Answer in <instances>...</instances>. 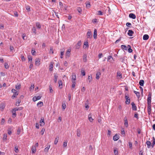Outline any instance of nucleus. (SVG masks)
I'll list each match as a JSON object with an SVG mask.
<instances>
[{
    "mask_svg": "<svg viewBox=\"0 0 155 155\" xmlns=\"http://www.w3.org/2000/svg\"><path fill=\"white\" fill-rule=\"evenodd\" d=\"M21 60L22 61H25V58L24 57L23 55H21Z\"/></svg>",
    "mask_w": 155,
    "mask_h": 155,
    "instance_id": "obj_64",
    "label": "nucleus"
},
{
    "mask_svg": "<svg viewBox=\"0 0 155 155\" xmlns=\"http://www.w3.org/2000/svg\"><path fill=\"white\" fill-rule=\"evenodd\" d=\"M101 75V73L100 72L98 71L97 72L96 74V79L98 80L100 78V76Z\"/></svg>",
    "mask_w": 155,
    "mask_h": 155,
    "instance_id": "obj_16",
    "label": "nucleus"
},
{
    "mask_svg": "<svg viewBox=\"0 0 155 155\" xmlns=\"http://www.w3.org/2000/svg\"><path fill=\"white\" fill-rule=\"evenodd\" d=\"M70 51L69 50H68L66 53L65 56L66 58H69L70 55Z\"/></svg>",
    "mask_w": 155,
    "mask_h": 155,
    "instance_id": "obj_14",
    "label": "nucleus"
},
{
    "mask_svg": "<svg viewBox=\"0 0 155 155\" xmlns=\"http://www.w3.org/2000/svg\"><path fill=\"white\" fill-rule=\"evenodd\" d=\"M103 12L101 11H97V15H103Z\"/></svg>",
    "mask_w": 155,
    "mask_h": 155,
    "instance_id": "obj_49",
    "label": "nucleus"
},
{
    "mask_svg": "<svg viewBox=\"0 0 155 155\" xmlns=\"http://www.w3.org/2000/svg\"><path fill=\"white\" fill-rule=\"evenodd\" d=\"M31 150L32 153H35L36 151V148L35 146L32 147L31 148Z\"/></svg>",
    "mask_w": 155,
    "mask_h": 155,
    "instance_id": "obj_35",
    "label": "nucleus"
},
{
    "mask_svg": "<svg viewBox=\"0 0 155 155\" xmlns=\"http://www.w3.org/2000/svg\"><path fill=\"white\" fill-rule=\"evenodd\" d=\"M87 38H91L92 37L91 31L90 30H88L87 34Z\"/></svg>",
    "mask_w": 155,
    "mask_h": 155,
    "instance_id": "obj_5",
    "label": "nucleus"
},
{
    "mask_svg": "<svg viewBox=\"0 0 155 155\" xmlns=\"http://www.w3.org/2000/svg\"><path fill=\"white\" fill-rule=\"evenodd\" d=\"M77 10L79 13H81L82 12V9L80 7H78V8Z\"/></svg>",
    "mask_w": 155,
    "mask_h": 155,
    "instance_id": "obj_63",
    "label": "nucleus"
},
{
    "mask_svg": "<svg viewBox=\"0 0 155 155\" xmlns=\"http://www.w3.org/2000/svg\"><path fill=\"white\" fill-rule=\"evenodd\" d=\"M5 120L4 119L2 118V121L1 122V124H2V125L4 124L5 123Z\"/></svg>",
    "mask_w": 155,
    "mask_h": 155,
    "instance_id": "obj_60",
    "label": "nucleus"
},
{
    "mask_svg": "<svg viewBox=\"0 0 155 155\" xmlns=\"http://www.w3.org/2000/svg\"><path fill=\"white\" fill-rule=\"evenodd\" d=\"M128 51L129 53H131L132 52L133 50L131 49V47L130 45H128Z\"/></svg>",
    "mask_w": 155,
    "mask_h": 155,
    "instance_id": "obj_29",
    "label": "nucleus"
},
{
    "mask_svg": "<svg viewBox=\"0 0 155 155\" xmlns=\"http://www.w3.org/2000/svg\"><path fill=\"white\" fill-rule=\"evenodd\" d=\"M21 100L20 99H18L17 100V102H16L15 105L17 106H18L19 105V104L21 102Z\"/></svg>",
    "mask_w": 155,
    "mask_h": 155,
    "instance_id": "obj_33",
    "label": "nucleus"
},
{
    "mask_svg": "<svg viewBox=\"0 0 155 155\" xmlns=\"http://www.w3.org/2000/svg\"><path fill=\"white\" fill-rule=\"evenodd\" d=\"M50 53L51 54H53L54 53L53 49L52 48H50Z\"/></svg>",
    "mask_w": 155,
    "mask_h": 155,
    "instance_id": "obj_59",
    "label": "nucleus"
},
{
    "mask_svg": "<svg viewBox=\"0 0 155 155\" xmlns=\"http://www.w3.org/2000/svg\"><path fill=\"white\" fill-rule=\"evenodd\" d=\"M35 87L34 84H31V87L30 88V90L31 91H32L33 90Z\"/></svg>",
    "mask_w": 155,
    "mask_h": 155,
    "instance_id": "obj_32",
    "label": "nucleus"
},
{
    "mask_svg": "<svg viewBox=\"0 0 155 155\" xmlns=\"http://www.w3.org/2000/svg\"><path fill=\"white\" fill-rule=\"evenodd\" d=\"M76 84V82H72V88H74Z\"/></svg>",
    "mask_w": 155,
    "mask_h": 155,
    "instance_id": "obj_52",
    "label": "nucleus"
},
{
    "mask_svg": "<svg viewBox=\"0 0 155 155\" xmlns=\"http://www.w3.org/2000/svg\"><path fill=\"white\" fill-rule=\"evenodd\" d=\"M12 91L13 93V94L12 96V97H15L18 95V93L17 91L15 89H12Z\"/></svg>",
    "mask_w": 155,
    "mask_h": 155,
    "instance_id": "obj_3",
    "label": "nucleus"
},
{
    "mask_svg": "<svg viewBox=\"0 0 155 155\" xmlns=\"http://www.w3.org/2000/svg\"><path fill=\"white\" fill-rule=\"evenodd\" d=\"M84 45L86 46L87 47H88V43L87 40L84 42Z\"/></svg>",
    "mask_w": 155,
    "mask_h": 155,
    "instance_id": "obj_45",
    "label": "nucleus"
},
{
    "mask_svg": "<svg viewBox=\"0 0 155 155\" xmlns=\"http://www.w3.org/2000/svg\"><path fill=\"white\" fill-rule=\"evenodd\" d=\"M84 62L87 61V55L85 54L84 55Z\"/></svg>",
    "mask_w": 155,
    "mask_h": 155,
    "instance_id": "obj_58",
    "label": "nucleus"
},
{
    "mask_svg": "<svg viewBox=\"0 0 155 155\" xmlns=\"http://www.w3.org/2000/svg\"><path fill=\"white\" fill-rule=\"evenodd\" d=\"M41 96H38V97H34L33 98V100L34 101H35L38 100H39L41 99Z\"/></svg>",
    "mask_w": 155,
    "mask_h": 155,
    "instance_id": "obj_11",
    "label": "nucleus"
},
{
    "mask_svg": "<svg viewBox=\"0 0 155 155\" xmlns=\"http://www.w3.org/2000/svg\"><path fill=\"white\" fill-rule=\"evenodd\" d=\"M45 125L44 119L42 118L41 119L40 121V125L41 126H43Z\"/></svg>",
    "mask_w": 155,
    "mask_h": 155,
    "instance_id": "obj_10",
    "label": "nucleus"
},
{
    "mask_svg": "<svg viewBox=\"0 0 155 155\" xmlns=\"http://www.w3.org/2000/svg\"><path fill=\"white\" fill-rule=\"evenodd\" d=\"M149 38V36L147 35H144L143 37V40H146L148 39Z\"/></svg>",
    "mask_w": 155,
    "mask_h": 155,
    "instance_id": "obj_21",
    "label": "nucleus"
},
{
    "mask_svg": "<svg viewBox=\"0 0 155 155\" xmlns=\"http://www.w3.org/2000/svg\"><path fill=\"white\" fill-rule=\"evenodd\" d=\"M111 59H112V60H113V57H112V56H108L107 57L108 61L110 60V61H111L112 60H110Z\"/></svg>",
    "mask_w": 155,
    "mask_h": 155,
    "instance_id": "obj_50",
    "label": "nucleus"
},
{
    "mask_svg": "<svg viewBox=\"0 0 155 155\" xmlns=\"http://www.w3.org/2000/svg\"><path fill=\"white\" fill-rule=\"evenodd\" d=\"M80 135H81V132H80V130H79L78 129L77 130V136L79 137L80 136Z\"/></svg>",
    "mask_w": 155,
    "mask_h": 155,
    "instance_id": "obj_37",
    "label": "nucleus"
},
{
    "mask_svg": "<svg viewBox=\"0 0 155 155\" xmlns=\"http://www.w3.org/2000/svg\"><path fill=\"white\" fill-rule=\"evenodd\" d=\"M72 82H76L75 81L76 79V75L75 74H73L72 76Z\"/></svg>",
    "mask_w": 155,
    "mask_h": 155,
    "instance_id": "obj_8",
    "label": "nucleus"
},
{
    "mask_svg": "<svg viewBox=\"0 0 155 155\" xmlns=\"http://www.w3.org/2000/svg\"><path fill=\"white\" fill-rule=\"evenodd\" d=\"M114 153L115 155H118V151L117 149L115 148L114 150Z\"/></svg>",
    "mask_w": 155,
    "mask_h": 155,
    "instance_id": "obj_36",
    "label": "nucleus"
},
{
    "mask_svg": "<svg viewBox=\"0 0 155 155\" xmlns=\"http://www.w3.org/2000/svg\"><path fill=\"white\" fill-rule=\"evenodd\" d=\"M58 142V139H57V138H56L55 140L54 141V144H57Z\"/></svg>",
    "mask_w": 155,
    "mask_h": 155,
    "instance_id": "obj_62",
    "label": "nucleus"
},
{
    "mask_svg": "<svg viewBox=\"0 0 155 155\" xmlns=\"http://www.w3.org/2000/svg\"><path fill=\"white\" fill-rule=\"evenodd\" d=\"M125 98L126 100V101H125L126 104H129L130 102V99L129 98V96L125 94Z\"/></svg>",
    "mask_w": 155,
    "mask_h": 155,
    "instance_id": "obj_2",
    "label": "nucleus"
},
{
    "mask_svg": "<svg viewBox=\"0 0 155 155\" xmlns=\"http://www.w3.org/2000/svg\"><path fill=\"white\" fill-rule=\"evenodd\" d=\"M81 74L83 76H85V73L84 70H81Z\"/></svg>",
    "mask_w": 155,
    "mask_h": 155,
    "instance_id": "obj_54",
    "label": "nucleus"
},
{
    "mask_svg": "<svg viewBox=\"0 0 155 155\" xmlns=\"http://www.w3.org/2000/svg\"><path fill=\"white\" fill-rule=\"evenodd\" d=\"M117 77H120V78H122V75L120 72H117Z\"/></svg>",
    "mask_w": 155,
    "mask_h": 155,
    "instance_id": "obj_47",
    "label": "nucleus"
},
{
    "mask_svg": "<svg viewBox=\"0 0 155 155\" xmlns=\"http://www.w3.org/2000/svg\"><path fill=\"white\" fill-rule=\"evenodd\" d=\"M64 49H62L61 50V52H60V54H61V56H60V58H63L62 56L64 55Z\"/></svg>",
    "mask_w": 155,
    "mask_h": 155,
    "instance_id": "obj_30",
    "label": "nucleus"
},
{
    "mask_svg": "<svg viewBox=\"0 0 155 155\" xmlns=\"http://www.w3.org/2000/svg\"><path fill=\"white\" fill-rule=\"evenodd\" d=\"M132 105V108L133 110L136 111L137 110V107L135 104L134 102H132L131 103Z\"/></svg>",
    "mask_w": 155,
    "mask_h": 155,
    "instance_id": "obj_6",
    "label": "nucleus"
},
{
    "mask_svg": "<svg viewBox=\"0 0 155 155\" xmlns=\"http://www.w3.org/2000/svg\"><path fill=\"white\" fill-rule=\"evenodd\" d=\"M151 111V105H147V111Z\"/></svg>",
    "mask_w": 155,
    "mask_h": 155,
    "instance_id": "obj_51",
    "label": "nucleus"
},
{
    "mask_svg": "<svg viewBox=\"0 0 155 155\" xmlns=\"http://www.w3.org/2000/svg\"><path fill=\"white\" fill-rule=\"evenodd\" d=\"M91 5L90 3H86V7L87 8H90Z\"/></svg>",
    "mask_w": 155,
    "mask_h": 155,
    "instance_id": "obj_57",
    "label": "nucleus"
},
{
    "mask_svg": "<svg viewBox=\"0 0 155 155\" xmlns=\"http://www.w3.org/2000/svg\"><path fill=\"white\" fill-rule=\"evenodd\" d=\"M129 17L130 18H132L133 19H135L136 18V16L133 13H130L129 15Z\"/></svg>",
    "mask_w": 155,
    "mask_h": 155,
    "instance_id": "obj_13",
    "label": "nucleus"
},
{
    "mask_svg": "<svg viewBox=\"0 0 155 155\" xmlns=\"http://www.w3.org/2000/svg\"><path fill=\"white\" fill-rule=\"evenodd\" d=\"M45 130L44 128H43L42 129L40 133L41 135H43L44 134Z\"/></svg>",
    "mask_w": 155,
    "mask_h": 155,
    "instance_id": "obj_55",
    "label": "nucleus"
},
{
    "mask_svg": "<svg viewBox=\"0 0 155 155\" xmlns=\"http://www.w3.org/2000/svg\"><path fill=\"white\" fill-rule=\"evenodd\" d=\"M36 25L38 28V29H40L41 28V25L40 23L38 22H36Z\"/></svg>",
    "mask_w": 155,
    "mask_h": 155,
    "instance_id": "obj_27",
    "label": "nucleus"
},
{
    "mask_svg": "<svg viewBox=\"0 0 155 155\" xmlns=\"http://www.w3.org/2000/svg\"><path fill=\"white\" fill-rule=\"evenodd\" d=\"M4 66L5 68L6 69H8L9 67L8 64L7 63H5Z\"/></svg>",
    "mask_w": 155,
    "mask_h": 155,
    "instance_id": "obj_48",
    "label": "nucleus"
},
{
    "mask_svg": "<svg viewBox=\"0 0 155 155\" xmlns=\"http://www.w3.org/2000/svg\"><path fill=\"white\" fill-rule=\"evenodd\" d=\"M97 34V30L96 29H95L94 31V39H96Z\"/></svg>",
    "mask_w": 155,
    "mask_h": 155,
    "instance_id": "obj_22",
    "label": "nucleus"
},
{
    "mask_svg": "<svg viewBox=\"0 0 155 155\" xmlns=\"http://www.w3.org/2000/svg\"><path fill=\"white\" fill-rule=\"evenodd\" d=\"M32 30L34 34H36V28L35 27H33L32 29Z\"/></svg>",
    "mask_w": 155,
    "mask_h": 155,
    "instance_id": "obj_38",
    "label": "nucleus"
},
{
    "mask_svg": "<svg viewBox=\"0 0 155 155\" xmlns=\"http://www.w3.org/2000/svg\"><path fill=\"white\" fill-rule=\"evenodd\" d=\"M134 93L136 94L137 96L139 98L140 97V93L138 92L134 91Z\"/></svg>",
    "mask_w": 155,
    "mask_h": 155,
    "instance_id": "obj_34",
    "label": "nucleus"
},
{
    "mask_svg": "<svg viewBox=\"0 0 155 155\" xmlns=\"http://www.w3.org/2000/svg\"><path fill=\"white\" fill-rule=\"evenodd\" d=\"M92 79V77L91 75L88 76L87 80V82H88L89 83H90Z\"/></svg>",
    "mask_w": 155,
    "mask_h": 155,
    "instance_id": "obj_25",
    "label": "nucleus"
},
{
    "mask_svg": "<svg viewBox=\"0 0 155 155\" xmlns=\"http://www.w3.org/2000/svg\"><path fill=\"white\" fill-rule=\"evenodd\" d=\"M35 65L39 66L41 64V59L39 58H36L35 60Z\"/></svg>",
    "mask_w": 155,
    "mask_h": 155,
    "instance_id": "obj_4",
    "label": "nucleus"
},
{
    "mask_svg": "<svg viewBox=\"0 0 155 155\" xmlns=\"http://www.w3.org/2000/svg\"><path fill=\"white\" fill-rule=\"evenodd\" d=\"M62 108L64 110L66 107V103L65 102H62Z\"/></svg>",
    "mask_w": 155,
    "mask_h": 155,
    "instance_id": "obj_26",
    "label": "nucleus"
},
{
    "mask_svg": "<svg viewBox=\"0 0 155 155\" xmlns=\"http://www.w3.org/2000/svg\"><path fill=\"white\" fill-rule=\"evenodd\" d=\"M21 87V84H18L15 86V88L16 89H20Z\"/></svg>",
    "mask_w": 155,
    "mask_h": 155,
    "instance_id": "obj_42",
    "label": "nucleus"
},
{
    "mask_svg": "<svg viewBox=\"0 0 155 155\" xmlns=\"http://www.w3.org/2000/svg\"><path fill=\"white\" fill-rule=\"evenodd\" d=\"M124 124L125 126L126 127H127L128 126V122L127 120V117H124Z\"/></svg>",
    "mask_w": 155,
    "mask_h": 155,
    "instance_id": "obj_12",
    "label": "nucleus"
},
{
    "mask_svg": "<svg viewBox=\"0 0 155 155\" xmlns=\"http://www.w3.org/2000/svg\"><path fill=\"white\" fill-rule=\"evenodd\" d=\"M144 83V81L143 80H140V81H139V84L140 86H143Z\"/></svg>",
    "mask_w": 155,
    "mask_h": 155,
    "instance_id": "obj_31",
    "label": "nucleus"
},
{
    "mask_svg": "<svg viewBox=\"0 0 155 155\" xmlns=\"http://www.w3.org/2000/svg\"><path fill=\"white\" fill-rule=\"evenodd\" d=\"M23 108L21 107H16L14 108L15 109V110L16 111H18V110H21Z\"/></svg>",
    "mask_w": 155,
    "mask_h": 155,
    "instance_id": "obj_44",
    "label": "nucleus"
},
{
    "mask_svg": "<svg viewBox=\"0 0 155 155\" xmlns=\"http://www.w3.org/2000/svg\"><path fill=\"white\" fill-rule=\"evenodd\" d=\"M146 143L147 144V147L148 148H150L151 146V143L150 141H147L146 142Z\"/></svg>",
    "mask_w": 155,
    "mask_h": 155,
    "instance_id": "obj_24",
    "label": "nucleus"
},
{
    "mask_svg": "<svg viewBox=\"0 0 155 155\" xmlns=\"http://www.w3.org/2000/svg\"><path fill=\"white\" fill-rule=\"evenodd\" d=\"M37 106L38 107H41L43 105V103L42 102L39 101L37 104Z\"/></svg>",
    "mask_w": 155,
    "mask_h": 155,
    "instance_id": "obj_20",
    "label": "nucleus"
},
{
    "mask_svg": "<svg viewBox=\"0 0 155 155\" xmlns=\"http://www.w3.org/2000/svg\"><path fill=\"white\" fill-rule=\"evenodd\" d=\"M151 94L150 93L148 95V97L147 98V105H151Z\"/></svg>",
    "mask_w": 155,
    "mask_h": 155,
    "instance_id": "obj_1",
    "label": "nucleus"
},
{
    "mask_svg": "<svg viewBox=\"0 0 155 155\" xmlns=\"http://www.w3.org/2000/svg\"><path fill=\"white\" fill-rule=\"evenodd\" d=\"M81 44V41H79L78 42L77 44L75 45V48L77 49L79 48Z\"/></svg>",
    "mask_w": 155,
    "mask_h": 155,
    "instance_id": "obj_7",
    "label": "nucleus"
},
{
    "mask_svg": "<svg viewBox=\"0 0 155 155\" xmlns=\"http://www.w3.org/2000/svg\"><path fill=\"white\" fill-rule=\"evenodd\" d=\"M88 101L87 100L86 101V103H85V107L86 108L88 109L89 107V106L88 105Z\"/></svg>",
    "mask_w": 155,
    "mask_h": 155,
    "instance_id": "obj_41",
    "label": "nucleus"
},
{
    "mask_svg": "<svg viewBox=\"0 0 155 155\" xmlns=\"http://www.w3.org/2000/svg\"><path fill=\"white\" fill-rule=\"evenodd\" d=\"M28 60L29 61H31V62H32V58L31 56H28Z\"/></svg>",
    "mask_w": 155,
    "mask_h": 155,
    "instance_id": "obj_46",
    "label": "nucleus"
},
{
    "mask_svg": "<svg viewBox=\"0 0 155 155\" xmlns=\"http://www.w3.org/2000/svg\"><path fill=\"white\" fill-rule=\"evenodd\" d=\"M50 147V145L49 143H48L47 146L45 149L44 151L45 152H48Z\"/></svg>",
    "mask_w": 155,
    "mask_h": 155,
    "instance_id": "obj_15",
    "label": "nucleus"
},
{
    "mask_svg": "<svg viewBox=\"0 0 155 155\" xmlns=\"http://www.w3.org/2000/svg\"><path fill=\"white\" fill-rule=\"evenodd\" d=\"M59 5L61 6V10H67V7L66 6H64V7L62 3L61 2H59Z\"/></svg>",
    "mask_w": 155,
    "mask_h": 155,
    "instance_id": "obj_9",
    "label": "nucleus"
},
{
    "mask_svg": "<svg viewBox=\"0 0 155 155\" xmlns=\"http://www.w3.org/2000/svg\"><path fill=\"white\" fill-rule=\"evenodd\" d=\"M88 118L89 120L91 122H92L93 120V119L92 118L91 115V114H90L88 115Z\"/></svg>",
    "mask_w": 155,
    "mask_h": 155,
    "instance_id": "obj_28",
    "label": "nucleus"
},
{
    "mask_svg": "<svg viewBox=\"0 0 155 155\" xmlns=\"http://www.w3.org/2000/svg\"><path fill=\"white\" fill-rule=\"evenodd\" d=\"M59 87L61 88L62 87V83L61 81H59Z\"/></svg>",
    "mask_w": 155,
    "mask_h": 155,
    "instance_id": "obj_39",
    "label": "nucleus"
},
{
    "mask_svg": "<svg viewBox=\"0 0 155 155\" xmlns=\"http://www.w3.org/2000/svg\"><path fill=\"white\" fill-rule=\"evenodd\" d=\"M134 32L130 30H128V35L130 36H133V34H134Z\"/></svg>",
    "mask_w": 155,
    "mask_h": 155,
    "instance_id": "obj_17",
    "label": "nucleus"
},
{
    "mask_svg": "<svg viewBox=\"0 0 155 155\" xmlns=\"http://www.w3.org/2000/svg\"><path fill=\"white\" fill-rule=\"evenodd\" d=\"M58 75L57 74H55L54 75V81L55 83H56L57 82V78H58Z\"/></svg>",
    "mask_w": 155,
    "mask_h": 155,
    "instance_id": "obj_43",
    "label": "nucleus"
},
{
    "mask_svg": "<svg viewBox=\"0 0 155 155\" xmlns=\"http://www.w3.org/2000/svg\"><path fill=\"white\" fill-rule=\"evenodd\" d=\"M14 151L16 153H18V147L17 146H15V147Z\"/></svg>",
    "mask_w": 155,
    "mask_h": 155,
    "instance_id": "obj_56",
    "label": "nucleus"
},
{
    "mask_svg": "<svg viewBox=\"0 0 155 155\" xmlns=\"http://www.w3.org/2000/svg\"><path fill=\"white\" fill-rule=\"evenodd\" d=\"M7 135L6 134H4L3 135V140H7Z\"/></svg>",
    "mask_w": 155,
    "mask_h": 155,
    "instance_id": "obj_40",
    "label": "nucleus"
},
{
    "mask_svg": "<svg viewBox=\"0 0 155 155\" xmlns=\"http://www.w3.org/2000/svg\"><path fill=\"white\" fill-rule=\"evenodd\" d=\"M121 48L122 49H124L125 50H127L128 48V45L126 46V45H122L121 46Z\"/></svg>",
    "mask_w": 155,
    "mask_h": 155,
    "instance_id": "obj_23",
    "label": "nucleus"
},
{
    "mask_svg": "<svg viewBox=\"0 0 155 155\" xmlns=\"http://www.w3.org/2000/svg\"><path fill=\"white\" fill-rule=\"evenodd\" d=\"M119 137L118 135L116 134L114 135L113 137V139L114 140L117 141L119 138Z\"/></svg>",
    "mask_w": 155,
    "mask_h": 155,
    "instance_id": "obj_18",
    "label": "nucleus"
},
{
    "mask_svg": "<svg viewBox=\"0 0 155 155\" xmlns=\"http://www.w3.org/2000/svg\"><path fill=\"white\" fill-rule=\"evenodd\" d=\"M21 131V129L20 128H18V131H17V134L19 135L20 134Z\"/></svg>",
    "mask_w": 155,
    "mask_h": 155,
    "instance_id": "obj_61",
    "label": "nucleus"
},
{
    "mask_svg": "<svg viewBox=\"0 0 155 155\" xmlns=\"http://www.w3.org/2000/svg\"><path fill=\"white\" fill-rule=\"evenodd\" d=\"M53 66L52 64L50 65V66H49L50 71H52V69L53 68Z\"/></svg>",
    "mask_w": 155,
    "mask_h": 155,
    "instance_id": "obj_53",
    "label": "nucleus"
},
{
    "mask_svg": "<svg viewBox=\"0 0 155 155\" xmlns=\"http://www.w3.org/2000/svg\"><path fill=\"white\" fill-rule=\"evenodd\" d=\"M5 104L3 103H2L0 104V110L1 111H3V110L4 109L5 107Z\"/></svg>",
    "mask_w": 155,
    "mask_h": 155,
    "instance_id": "obj_19",
    "label": "nucleus"
}]
</instances>
